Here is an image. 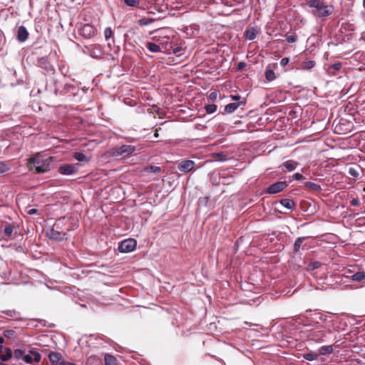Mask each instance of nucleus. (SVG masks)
Segmentation results:
<instances>
[{
    "label": "nucleus",
    "instance_id": "f257e3e1",
    "mask_svg": "<svg viewBox=\"0 0 365 365\" xmlns=\"http://www.w3.org/2000/svg\"><path fill=\"white\" fill-rule=\"evenodd\" d=\"M53 157L43 159L38 153L29 159L27 167L30 171L35 170L36 173H44L50 170V164L53 161Z\"/></svg>",
    "mask_w": 365,
    "mask_h": 365
},
{
    "label": "nucleus",
    "instance_id": "f03ea898",
    "mask_svg": "<svg viewBox=\"0 0 365 365\" xmlns=\"http://www.w3.org/2000/svg\"><path fill=\"white\" fill-rule=\"evenodd\" d=\"M306 4L309 8L315 9L312 14L319 18L327 17L334 11L333 6L325 4L324 0H307Z\"/></svg>",
    "mask_w": 365,
    "mask_h": 365
},
{
    "label": "nucleus",
    "instance_id": "7ed1b4c3",
    "mask_svg": "<svg viewBox=\"0 0 365 365\" xmlns=\"http://www.w3.org/2000/svg\"><path fill=\"white\" fill-rule=\"evenodd\" d=\"M135 147L131 145H123L116 146L110 150V154L113 157L127 158L135 151Z\"/></svg>",
    "mask_w": 365,
    "mask_h": 365
},
{
    "label": "nucleus",
    "instance_id": "20e7f679",
    "mask_svg": "<svg viewBox=\"0 0 365 365\" xmlns=\"http://www.w3.org/2000/svg\"><path fill=\"white\" fill-rule=\"evenodd\" d=\"M137 246V242L133 238L123 240L118 245V250L122 253H127L133 251Z\"/></svg>",
    "mask_w": 365,
    "mask_h": 365
},
{
    "label": "nucleus",
    "instance_id": "39448f33",
    "mask_svg": "<svg viewBox=\"0 0 365 365\" xmlns=\"http://www.w3.org/2000/svg\"><path fill=\"white\" fill-rule=\"evenodd\" d=\"M326 336V331L324 329L311 330L307 334V339L317 343L322 342Z\"/></svg>",
    "mask_w": 365,
    "mask_h": 365
},
{
    "label": "nucleus",
    "instance_id": "423d86ee",
    "mask_svg": "<svg viewBox=\"0 0 365 365\" xmlns=\"http://www.w3.org/2000/svg\"><path fill=\"white\" fill-rule=\"evenodd\" d=\"M58 228L59 225L58 227H56L55 224L53 227L47 232V236L49 237V239L54 241L60 242L67 238L66 232L64 231L58 230L57 229Z\"/></svg>",
    "mask_w": 365,
    "mask_h": 365
},
{
    "label": "nucleus",
    "instance_id": "0eeeda50",
    "mask_svg": "<svg viewBox=\"0 0 365 365\" xmlns=\"http://www.w3.org/2000/svg\"><path fill=\"white\" fill-rule=\"evenodd\" d=\"M79 34L86 38H91L96 36L97 29L90 24H84L79 29Z\"/></svg>",
    "mask_w": 365,
    "mask_h": 365
},
{
    "label": "nucleus",
    "instance_id": "6e6552de",
    "mask_svg": "<svg viewBox=\"0 0 365 365\" xmlns=\"http://www.w3.org/2000/svg\"><path fill=\"white\" fill-rule=\"evenodd\" d=\"M78 164H64L58 168V171L62 175H73L78 171Z\"/></svg>",
    "mask_w": 365,
    "mask_h": 365
},
{
    "label": "nucleus",
    "instance_id": "1a4fd4ad",
    "mask_svg": "<svg viewBox=\"0 0 365 365\" xmlns=\"http://www.w3.org/2000/svg\"><path fill=\"white\" fill-rule=\"evenodd\" d=\"M68 223L71 224V226L66 228L67 230H75L78 226V220L73 217H70L59 219L56 223V227H58L60 225H66Z\"/></svg>",
    "mask_w": 365,
    "mask_h": 365
},
{
    "label": "nucleus",
    "instance_id": "9d476101",
    "mask_svg": "<svg viewBox=\"0 0 365 365\" xmlns=\"http://www.w3.org/2000/svg\"><path fill=\"white\" fill-rule=\"evenodd\" d=\"M287 182L286 181H279L274 184H272L267 189V192L269 194H277L284 190L287 187Z\"/></svg>",
    "mask_w": 365,
    "mask_h": 365
},
{
    "label": "nucleus",
    "instance_id": "9b49d317",
    "mask_svg": "<svg viewBox=\"0 0 365 365\" xmlns=\"http://www.w3.org/2000/svg\"><path fill=\"white\" fill-rule=\"evenodd\" d=\"M195 165L194 161L190 160H184L178 165V170L183 173L191 171Z\"/></svg>",
    "mask_w": 365,
    "mask_h": 365
},
{
    "label": "nucleus",
    "instance_id": "f8f14e48",
    "mask_svg": "<svg viewBox=\"0 0 365 365\" xmlns=\"http://www.w3.org/2000/svg\"><path fill=\"white\" fill-rule=\"evenodd\" d=\"M24 360L29 364H31L33 361L39 362L41 359V356L39 353L36 351L31 350L29 354H26L23 357Z\"/></svg>",
    "mask_w": 365,
    "mask_h": 365
},
{
    "label": "nucleus",
    "instance_id": "ddd939ff",
    "mask_svg": "<svg viewBox=\"0 0 365 365\" xmlns=\"http://www.w3.org/2000/svg\"><path fill=\"white\" fill-rule=\"evenodd\" d=\"M38 66L47 72H54V68L53 66L50 63V62L48 61V58L46 57H42L40 58L38 60Z\"/></svg>",
    "mask_w": 365,
    "mask_h": 365
},
{
    "label": "nucleus",
    "instance_id": "4468645a",
    "mask_svg": "<svg viewBox=\"0 0 365 365\" xmlns=\"http://www.w3.org/2000/svg\"><path fill=\"white\" fill-rule=\"evenodd\" d=\"M51 365H63V359L61 354L57 352H51L48 355Z\"/></svg>",
    "mask_w": 365,
    "mask_h": 365
},
{
    "label": "nucleus",
    "instance_id": "2eb2a0df",
    "mask_svg": "<svg viewBox=\"0 0 365 365\" xmlns=\"http://www.w3.org/2000/svg\"><path fill=\"white\" fill-rule=\"evenodd\" d=\"M29 34L25 26H21L18 28L16 38L19 42L26 41L29 38Z\"/></svg>",
    "mask_w": 365,
    "mask_h": 365
},
{
    "label": "nucleus",
    "instance_id": "dca6fc26",
    "mask_svg": "<svg viewBox=\"0 0 365 365\" xmlns=\"http://www.w3.org/2000/svg\"><path fill=\"white\" fill-rule=\"evenodd\" d=\"M246 104V101L244 100V101H239L237 103H228L227 106H225V113H231L232 112H234L235 110H237V108L240 106H245Z\"/></svg>",
    "mask_w": 365,
    "mask_h": 365
},
{
    "label": "nucleus",
    "instance_id": "f3484780",
    "mask_svg": "<svg viewBox=\"0 0 365 365\" xmlns=\"http://www.w3.org/2000/svg\"><path fill=\"white\" fill-rule=\"evenodd\" d=\"M258 33H259V31L257 28L249 26L247 28L246 31H245L244 36L246 39H247L249 41H252V40H254L257 37V35L258 34Z\"/></svg>",
    "mask_w": 365,
    "mask_h": 365
},
{
    "label": "nucleus",
    "instance_id": "a211bd4d",
    "mask_svg": "<svg viewBox=\"0 0 365 365\" xmlns=\"http://www.w3.org/2000/svg\"><path fill=\"white\" fill-rule=\"evenodd\" d=\"M169 37L168 36H162L161 39L158 43L160 46L161 51L164 49L166 51H171L172 43L169 41Z\"/></svg>",
    "mask_w": 365,
    "mask_h": 365
},
{
    "label": "nucleus",
    "instance_id": "6ab92c4d",
    "mask_svg": "<svg viewBox=\"0 0 365 365\" xmlns=\"http://www.w3.org/2000/svg\"><path fill=\"white\" fill-rule=\"evenodd\" d=\"M90 54L93 57H101L103 54L100 45H93L89 50Z\"/></svg>",
    "mask_w": 365,
    "mask_h": 365
},
{
    "label": "nucleus",
    "instance_id": "aec40b11",
    "mask_svg": "<svg viewBox=\"0 0 365 365\" xmlns=\"http://www.w3.org/2000/svg\"><path fill=\"white\" fill-rule=\"evenodd\" d=\"M280 204L283 205L284 207L292 210L295 207L296 203L293 200L284 198L280 200Z\"/></svg>",
    "mask_w": 365,
    "mask_h": 365
},
{
    "label": "nucleus",
    "instance_id": "412c9836",
    "mask_svg": "<svg viewBox=\"0 0 365 365\" xmlns=\"http://www.w3.org/2000/svg\"><path fill=\"white\" fill-rule=\"evenodd\" d=\"M318 351L319 355L330 354L334 351V348L332 345L322 346L319 348Z\"/></svg>",
    "mask_w": 365,
    "mask_h": 365
},
{
    "label": "nucleus",
    "instance_id": "4be33fe9",
    "mask_svg": "<svg viewBox=\"0 0 365 365\" xmlns=\"http://www.w3.org/2000/svg\"><path fill=\"white\" fill-rule=\"evenodd\" d=\"M145 46L152 53H158L161 51L160 46L152 42H147L145 43Z\"/></svg>",
    "mask_w": 365,
    "mask_h": 365
},
{
    "label": "nucleus",
    "instance_id": "5701e85b",
    "mask_svg": "<svg viewBox=\"0 0 365 365\" xmlns=\"http://www.w3.org/2000/svg\"><path fill=\"white\" fill-rule=\"evenodd\" d=\"M298 165L299 163L293 160H287L283 163V166H284V168L289 172L295 170Z\"/></svg>",
    "mask_w": 365,
    "mask_h": 365
},
{
    "label": "nucleus",
    "instance_id": "b1692460",
    "mask_svg": "<svg viewBox=\"0 0 365 365\" xmlns=\"http://www.w3.org/2000/svg\"><path fill=\"white\" fill-rule=\"evenodd\" d=\"M11 168V164L9 162L0 161V175L9 172Z\"/></svg>",
    "mask_w": 365,
    "mask_h": 365
},
{
    "label": "nucleus",
    "instance_id": "393cba45",
    "mask_svg": "<svg viewBox=\"0 0 365 365\" xmlns=\"http://www.w3.org/2000/svg\"><path fill=\"white\" fill-rule=\"evenodd\" d=\"M304 186L307 188L315 192H319L322 190V187L319 184L312 182H306L304 183Z\"/></svg>",
    "mask_w": 365,
    "mask_h": 365
},
{
    "label": "nucleus",
    "instance_id": "a878e982",
    "mask_svg": "<svg viewBox=\"0 0 365 365\" xmlns=\"http://www.w3.org/2000/svg\"><path fill=\"white\" fill-rule=\"evenodd\" d=\"M105 365H116L117 359L110 354H106L104 357Z\"/></svg>",
    "mask_w": 365,
    "mask_h": 365
},
{
    "label": "nucleus",
    "instance_id": "bb28decb",
    "mask_svg": "<svg viewBox=\"0 0 365 365\" xmlns=\"http://www.w3.org/2000/svg\"><path fill=\"white\" fill-rule=\"evenodd\" d=\"M143 170L147 173H158L161 171V168L155 165H147L144 167Z\"/></svg>",
    "mask_w": 365,
    "mask_h": 365
},
{
    "label": "nucleus",
    "instance_id": "cd10ccee",
    "mask_svg": "<svg viewBox=\"0 0 365 365\" xmlns=\"http://www.w3.org/2000/svg\"><path fill=\"white\" fill-rule=\"evenodd\" d=\"M73 158L79 162H88L89 160L85 154L80 152L74 153Z\"/></svg>",
    "mask_w": 365,
    "mask_h": 365
},
{
    "label": "nucleus",
    "instance_id": "c85d7f7f",
    "mask_svg": "<svg viewBox=\"0 0 365 365\" xmlns=\"http://www.w3.org/2000/svg\"><path fill=\"white\" fill-rule=\"evenodd\" d=\"M319 354L314 352H309L303 354V358L307 361H314L318 359Z\"/></svg>",
    "mask_w": 365,
    "mask_h": 365
},
{
    "label": "nucleus",
    "instance_id": "c756f323",
    "mask_svg": "<svg viewBox=\"0 0 365 365\" xmlns=\"http://www.w3.org/2000/svg\"><path fill=\"white\" fill-rule=\"evenodd\" d=\"M351 279L354 281L361 282L365 279V273L364 272H358L352 275Z\"/></svg>",
    "mask_w": 365,
    "mask_h": 365
},
{
    "label": "nucleus",
    "instance_id": "7c9ffc66",
    "mask_svg": "<svg viewBox=\"0 0 365 365\" xmlns=\"http://www.w3.org/2000/svg\"><path fill=\"white\" fill-rule=\"evenodd\" d=\"M5 354L2 355L1 360L4 361H8L12 356V351L10 348L6 347L4 348Z\"/></svg>",
    "mask_w": 365,
    "mask_h": 365
},
{
    "label": "nucleus",
    "instance_id": "2f4dec72",
    "mask_svg": "<svg viewBox=\"0 0 365 365\" xmlns=\"http://www.w3.org/2000/svg\"><path fill=\"white\" fill-rule=\"evenodd\" d=\"M14 226L11 224H6L4 227V235L7 237H10L14 232Z\"/></svg>",
    "mask_w": 365,
    "mask_h": 365
},
{
    "label": "nucleus",
    "instance_id": "473e14b6",
    "mask_svg": "<svg viewBox=\"0 0 365 365\" xmlns=\"http://www.w3.org/2000/svg\"><path fill=\"white\" fill-rule=\"evenodd\" d=\"M304 240H305V237H298L295 240L294 244V252H299V250L301 247V245Z\"/></svg>",
    "mask_w": 365,
    "mask_h": 365
},
{
    "label": "nucleus",
    "instance_id": "72a5a7b5",
    "mask_svg": "<svg viewBox=\"0 0 365 365\" xmlns=\"http://www.w3.org/2000/svg\"><path fill=\"white\" fill-rule=\"evenodd\" d=\"M3 334L8 339H15L17 336L16 331L13 329L5 330Z\"/></svg>",
    "mask_w": 365,
    "mask_h": 365
},
{
    "label": "nucleus",
    "instance_id": "f704fd0d",
    "mask_svg": "<svg viewBox=\"0 0 365 365\" xmlns=\"http://www.w3.org/2000/svg\"><path fill=\"white\" fill-rule=\"evenodd\" d=\"M315 66V62L312 60L305 61L302 63V68L304 70H309Z\"/></svg>",
    "mask_w": 365,
    "mask_h": 365
},
{
    "label": "nucleus",
    "instance_id": "c9c22d12",
    "mask_svg": "<svg viewBox=\"0 0 365 365\" xmlns=\"http://www.w3.org/2000/svg\"><path fill=\"white\" fill-rule=\"evenodd\" d=\"M265 78L268 81H274L276 78L274 72L271 69H267Z\"/></svg>",
    "mask_w": 365,
    "mask_h": 365
},
{
    "label": "nucleus",
    "instance_id": "e433bc0d",
    "mask_svg": "<svg viewBox=\"0 0 365 365\" xmlns=\"http://www.w3.org/2000/svg\"><path fill=\"white\" fill-rule=\"evenodd\" d=\"M217 106L215 104H208L205 106L207 113L211 114L217 110Z\"/></svg>",
    "mask_w": 365,
    "mask_h": 365
},
{
    "label": "nucleus",
    "instance_id": "4c0bfd02",
    "mask_svg": "<svg viewBox=\"0 0 365 365\" xmlns=\"http://www.w3.org/2000/svg\"><path fill=\"white\" fill-rule=\"evenodd\" d=\"M2 312L11 318H16L19 315L18 312L14 309L13 310H11V309L4 310V311H2Z\"/></svg>",
    "mask_w": 365,
    "mask_h": 365
},
{
    "label": "nucleus",
    "instance_id": "58836bf2",
    "mask_svg": "<svg viewBox=\"0 0 365 365\" xmlns=\"http://www.w3.org/2000/svg\"><path fill=\"white\" fill-rule=\"evenodd\" d=\"M322 263L318 261L310 262L308 265V269L310 270H314L318 269L321 267Z\"/></svg>",
    "mask_w": 365,
    "mask_h": 365
},
{
    "label": "nucleus",
    "instance_id": "ea45409f",
    "mask_svg": "<svg viewBox=\"0 0 365 365\" xmlns=\"http://www.w3.org/2000/svg\"><path fill=\"white\" fill-rule=\"evenodd\" d=\"M104 36L106 40H108L110 38H112L113 36V31L111 29V28L108 27L105 29Z\"/></svg>",
    "mask_w": 365,
    "mask_h": 365
},
{
    "label": "nucleus",
    "instance_id": "a19ab883",
    "mask_svg": "<svg viewBox=\"0 0 365 365\" xmlns=\"http://www.w3.org/2000/svg\"><path fill=\"white\" fill-rule=\"evenodd\" d=\"M14 355L16 359H19L21 357H24V351L21 349H18L14 351Z\"/></svg>",
    "mask_w": 365,
    "mask_h": 365
},
{
    "label": "nucleus",
    "instance_id": "79ce46f5",
    "mask_svg": "<svg viewBox=\"0 0 365 365\" xmlns=\"http://www.w3.org/2000/svg\"><path fill=\"white\" fill-rule=\"evenodd\" d=\"M126 5L129 6H137L139 4V0H124Z\"/></svg>",
    "mask_w": 365,
    "mask_h": 365
},
{
    "label": "nucleus",
    "instance_id": "37998d69",
    "mask_svg": "<svg viewBox=\"0 0 365 365\" xmlns=\"http://www.w3.org/2000/svg\"><path fill=\"white\" fill-rule=\"evenodd\" d=\"M297 38L296 34L286 36V40L288 43H295L297 41Z\"/></svg>",
    "mask_w": 365,
    "mask_h": 365
},
{
    "label": "nucleus",
    "instance_id": "c03bdc74",
    "mask_svg": "<svg viewBox=\"0 0 365 365\" xmlns=\"http://www.w3.org/2000/svg\"><path fill=\"white\" fill-rule=\"evenodd\" d=\"M348 173L354 178H357L359 175V172L354 168H349Z\"/></svg>",
    "mask_w": 365,
    "mask_h": 365
},
{
    "label": "nucleus",
    "instance_id": "a18cd8bd",
    "mask_svg": "<svg viewBox=\"0 0 365 365\" xmlns=\"http://www.w3.org/2000/svg\"><path fill=\"white\" fill-rule=\"evenodd\" d=\"M341 66H342V63L341 62L338 61V62L333 63L330 66V68H331L334 71H339L341 68Z\"/></svg>",
    "mask_w": 365,
    "mask_h": 365
},
{
    "label": "nucleus",
    "instance_id": "49530a36",
    "mask_svg": "<svg viewBox=\"0 0 365 365\" xmlns=\"http://www.w3.org/2000/svg\"><path fill=\"white\" fill-rule=\"evenodd\" d=\"M289 62V58H283L281 61H280V65L282 66H287Z\"/></svg>",
    "mask_w": 365,
    "mask_h": 365
},
{
    "label": "nucleus",
    "instance_id": "de8ad7c7",
    "mask_svg": "<svg viewBox=\"0 0 365 365\" xmlns=\"http://www.w3.org/2000/svg\"><path fill=\"white\" fill-rule=\"evenodd\" d=\"M217 98V92H212L210 95H209V99L210 101H215Z\"/></svg>",
    "mask_w": 365,
    "mask_h": 365
},
{
    "label": "nucleus",
    "instance_id": "09e8293b",
    "mask_svg": "<svg viewBox=\"0 0 365 365\" xmlns=\"http://www.w3.org/2000/svg\"><path fill=\"white\" fill-rule=\"evenodd\" d=\"M293 178L296 180H301L304 179V176L299 173L294 174Z\"/></svg>",
    "mask_w": 365,
    "mask_h": 365
},
{
    "label": "nucleus",
    "instance_id": "8fccbe9b",
    "mask_svg": "<svg viewBox=\"0 0 365 365\" xmlns=\"http://www.w3.org/2000/svg\"><path fill=\"white\" fill-rule=\"evenodd\" d=\"M171 50L173 51V53L176 54V55H179V53L181 51V48L180 47H175V48H173L172 46V48Z\"/></svg>",
    "mask_w": 365,
    "mask_h": 365
},
{
    "label": "nucleus",
    "instance_id": "3c124183",
    "mask_svg": "<svg viewBox=\"0 0 365 365\" xmlns=\"http://www.w3.org/2000/svg\"><path fill=\"white\" fill-rule=\"evenodd\" d=\"M359 205V198H354L351 201V205L352 206H358Z\"/></svg>",
    "mask_w": 365,
    "mask_h": 365
},
{
    "label": "nucleus",
    "instance_id": "603ef678",
    "mask_svg": "<svg viewBox=\"0 0 365 365\" xmlns=\"http://www.w3.org/2000/svg\"><path fill=\"white\" fill-rule=\"evenodd\" d=\"M38 210L36 208H32V209H30L27 211V213L30 215H34V214H36L38 213Z\"/></svg>",
    "mask_w": 365,
    "mask_h": 365
},
{
    "label": "nucleus",
    "instance_id": "864d4df0",
    "mask_svg": "<svg viewBox=\"0 0 365 365\" xmlns=\"http://www.w3.org/2000/svg\"><path fill=\"white\" fill-rule=\"evenodd\" d=\"M230 98L232 101H238L241 99V96L240 95H231Z\"/></svg>",
    "mask_w": 365,
    "mask_h": 365
},
{
    "label": "nucleus",
    "instance_id": "5fc2aeb1",
    "mask_svg": "<svg viewBox=\"0 0 365 365\" xmlns=\"http://www.w3.org/2000/svg\"><path fill=\"white\" fill-rule=\"evenodd\" d=\"M161 37L160 36H154L151 38V39L154 41H157V42H160V39H161Z\"/></svg>",
    "mask_w": 365,
    "mask_h": 365
},
{
    "label": "nucleus",
    "instance_id": "6e6d98bb",
    "mask_svg": "<svg viewBox=\"0 0 365 365\" xmlns=\"http://www.w3.org/2000/svg\"><path fill=\"white\" fill-rule=\"evenodd\" d=\"M245 66H246V63H244V62H240V63H238V66H237V68H238V69H239V70H242V69H243V68H244V67H245Z\"/></svg>",
    "mask_w": 365,
    "mask_h": 365
},
{
    "label": "nucleus",
    "instance_id": "4d7b16f0",
    "mask_svg": "<svg viewBox=\"0 0 365 365\" xmlns=\"http://www.w3.org/2000/svg\"><path fill=\"white\" fill-rule=\"evenodd\" d=\"M208 200H209V197H205L203 199H200L199 200V202L202 203V202H205V203H207L208 202Z\"/></svg>",
    "mask_w": 365,
    "mask_h": 365
},
{
    "label": "nucleus",
    "instance_id": "13d9d810",
    "mask_svg": "<svg viewBox=\"0 0 365 365\" xmlns=\"http://www.w3.org/2000/svg\"><path fill=\"white\" fill-rule=\"evenodd\" d=\"M139 23H140V25H146V24H148V21H145V19H140L139 21Z\"/></svg>",
    "mask_w": 365,
    "mask_h": 365
},
{
    "label": "nucleus",
    "instance_id": "bf43d9fd",
    "mask_svg": "<svg viewBox=\"0 0 365 365\" xmlns=\"http://www.w3.org/2000/svg\"><path fill=\"white\" fill-rule=\"evenodd\" d=\"M63 365H76V364H74V363H72V362L65 361L63 360Z\"/></svg>",
    "mask_w": 365,
    "mask_h": 365
},
{
    "label": "nucleus",
    "instance_id": "052dcab7",
    "mask_svg": "<svg viewBox=\"0 0 365 365\" xmlns=\"http://www.w3.org/2000/svg\"><path fill=\"white\" fill-rule=\"evenodd\" d=\"M214 155H215V156L218 157V158H220V157H222V156H225V155H223V154H222V153H215V154H214Z\"/></svg>",
    "mask_w": 365,
    "mask_h": 365
},
{
    "label": "nucleus",
    "instance_id": "680f3d73",
    "mask_svg": "<svg viewBox=\"0 0 365 365\" xmlns=\"http://www.w3.org/2000/svg\"><path fill=\"white\" fill-rule=\"evenodd\" d=\"M155 137L158 138V129H156L155 130V134H154Z\"/></svg>",
    "mask_w": 365,
    "mask_h": 365
},
{
    "label": "nucleus",
    "instance_id": "e2e57ef3",
    "mask_svg": "<svg viewBox=\"0 0 365 365\" xmlns=\"http://www.w3.org/2000/svg\"><path fill=\"white\" fill-rule=\"evenodd\" d=\"M4 342V339L3 337L0 336V344H3Z\"/></svg>",
    "mask_w": 365,
    "mask_h": 365
},
{
    "label": "nucleus",
    "instance_id": "0e129e2a",
    "mask_svg": "<svg viewBox=\"0 0 365 365\" xmlns=\"http://www.w3.org/2000/svg\"><path fill=\"white\" fill-rule=\"evenodd\" d=\"M2 346H0V359H1V356L3 354H1V352H2Z\"/></svg>",
    "mask_w": 365,
    "mask_h": 365
},
{
    "label": "nucleus",
    "instance_id": "69168bd1",
    "mask_svg": "<svg viewBox=\"0 0 365 365\" xmlns=\"http://www.w3.org/2000/svg\"><path fill=\"white\" fill-rule=\"evenodd\" d=\"M337 128H338V125H336V127H335V132H336V133H338V132H339V131L337 130Z\"/></svg>",
    "mask_w": 365,
    "mask_h": 365
},
{
    "label": "nucleus",
    "instance_id": "338daca9",
    "mask_svg": "<svg viewBox=\"0 0 365 365\" xmlns=\"http://www.w3.org/2000/svg\"><path fill=\"white\" fill-rule=\"evenodd\" d=\"M363 4L365 6V0H363Z\"/></svg>",
    "mask_w": 365,
    "mask_h": 365
}]
</instances>
